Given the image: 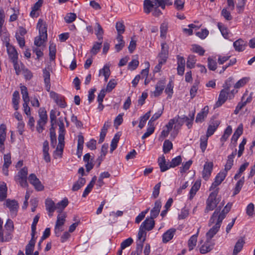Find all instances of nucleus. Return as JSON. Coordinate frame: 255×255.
Returning <instances> with one entry per match:
<instances>
[{"label":"nucleus","instance_id":"18","mask_svg":"<svg viewBox=\"0 0 255 255\" xmlns=\"http://www.w3.org/2000/svg\"><path fill=\"white\" fill-rule=\"evenodd\" d=\"M165 80H160L156 84L155 91L153 92L154 97L160 96L164 90L165 86Z\"/></svg>","mask_w":255,"mask_h":255},{"label":"nucleus","instance_id":"42","mask_svg":"<svg viewBox=\"0 0 255 255\" xmlns=\"http://www.w3.org/2000/svg\"><path fill=\"white\" fill-rule=\"evenodd\" d=\"M218 27L220 30L222 35L225 38H228L229 37V30L222 23H218Z\"/></svg>","mask_w":255,"mask_h":255},{"label":"nucleus","instance_id":"53","mask_svg":"<svg viewBox=\"0 0 255 255\" xmlns=\"http://www.w3.org/2000/svg\"><path fill=\"white\" fill-rule=\"evenodd\" d=\"M173 147L172 142L168 139L164 141L163 145V150L165 153H168Z\"/></svg>","mask_w":255,"mask_h":255},{"label":"nucleus","instance_id":"6","mask_svg":"<svg viewBox=\"0 0 255 255\" xmlns=\"http://www.w3.org/2000/svg\"><path fill=\"white\" fill-rule=\"evenodd\" d=\"M176 119V125L174 127V131L171 133V136H173L174 138L178 134V130L180 128L183 124L186 122V121L188 120V117L183 116V117H180L179 116H177L174 118Z\"/></svg>","mask_w":255,"mask_h":255},{"label":"nucleus","instance_id":"7","mask_svg":"<svg viewBox=\"0 0 255 255\" xmlns=\"http://www.w3.org/2000/svg\"><path fill=\"white\" fill-rule=\"evenodd\" d=\"M28 179L30 183L37 191H42L44 189V186L42 185L39 179L36 177L35 174H30Z\"/></svg>","mask_w":255,"mask_h":255},{"label":"nucleus","instance_id":"61","mask_svg":"<svg viewBox=\"0 0 255 255\" xmlns=\"http://www.w3.org/2000/svg\"><path fill=\"white\" fill-rule=\"evenodd\" d=\"M117 84V83L115 79L110 80V81L107 84V88L105 91L107 92H111L113 90V89L115 88Z\"/></svg>","mask_w":255,"mask_h":255},{"label":"nucleus","instance_id":"64","mask_svg":"<svg viewBox=\"0 0 255 255\" xmlns=\"http://www.w3.org/2000/svg\"><path fill=\"white\" fill-rule=\"evenodd\" d=\"M76 17L75 13H69L65 16L64 19L67 23H70L74 21L76 19Z\"/></svg>","mask_w":255,"mask_h":255},{"label":"nucleus","instance_id":"23","mask_svg":"<svg viewBox=\"0 0 255 255\" xmlns=\"http://www.w3.org/2000/svg\"><path fill=\"white\" fill-rule=\"evenodd\" d=\"M154 6H156V2L154 0H144L143 2V9L144 12L147 14L149 13Z\"/></svg>","mask_w":255,"mask_h":255},{"label":"nucleus","instance_id":"3","mask_svg":"<svg viewBox=\"0 0 255 255\" xmlns=\"http://www.w3.org/2000/svg\"><path fill=\"white\" fill-rule=\"evenodd\" d=\"M59 126V144L55 152H60V154H62L64 146V136L65 134V129L64 124L62 121H60L58 124Z\"/></svg>","mask_w":255,"mask_h":255},{"label":"nucleus","instance_id":"4","mask_svg":"<svg viewBox=\"0 0 255 255\" xmlns=\"http://www.w3.org/2000/svg\"><path fill=\"white\" fill-rule=\"evenodd\" d=\"M39 120L37 122V130L39 133L42 132L43 130V127L47 123V115L46 111L42 108H40L39 110Z\"/></svg>","mask_w":255,"mask_h":255},{"label":"nucleus","instance_id":"11","mask_svg":"<svg viewBox=\"0 0 255 255\" xmlns=\"http://www.w3.org/2000/svg\"><path fill=\"white\" fill-rule=\"evenodd\" d=\"M213 163L212 162H206L204 165L202 171V177L207 180L211 176L213 170Z\"/></svg>","mask_w":255,"mask_h":255},{"label":"nucleus","instance_id":"37","mask_svg":"<svg viewBox=\"0 0 255 255\" xmlns=\"http://www.w3.org/2000/svg\"><path fill=\"white\" fill-rule=\"evenodd\" d=\"M168 55V46L166 43L161 44V50L158 55L159 57L167 58Z\"/></svg>","mask_w":255,"mask_h":255},{"label":"nucleus","instance_id":"50","mask_svg":"<svg viewBox=\"0 0 255 255\" xmlns=\"http://www.w3.org/2000/svg\"><path fill=\"white\" fill-rule=\"evenodd\" d=\"M160 37L161 38H165L166 37V33L168 30V23L167 22H163L160 25Z\"/></svg>","mask_w":255,"mask_h":255},{"label":"nucleus","instance_id":"59","mask_svg":"<svg viewBox=\"0 0 255 255\" xmlns=\"http://www.w3.org/2000/svg\"><path fill=\"white\" fill-rule=\"evenodd\" d=\"M217 62L215 60L212 59L211 58H208V67L212 71H215L217 69Z\"/></svg>","mask_w":255,"mask_h":255},{"label":"nucleus","instance_id":"28","mask_svg":"<svg viewBox=\"0 0 255 255\" xmlns=\"http://www.w3.org/2000/svg\"><path fill=\"white\" fill-rule=\"evenodd\" d=\"M213 246L214 245L211 243V240L207 239L205 244L200 248V252L202 254L209 252L213 249Z\"/></svg>","mask_w":255,"mask_h":255},{"label":"nucleus","instance_id":"16","mask_svg":"<svg viewBox=\"0 0 255 255\" xmlns=\"http://www.w3.org/2000/svg\"><path fill=\"white\" fill-rule=\"evenodd\" d=\"M155 225V222L153 219L150 217L146 218L141 224L140 227L144 229L145 230L149 231L152 230Z\"/></svg>","mask_w":255,"mask_h":255},{"label":"nucleus","instance_id":"12","mask_svg":"<svg viewBox=\"0 0 255 255\" xmlns=\"http://www.w3.org/2000/svg\"><path fill=\"white\" fill-rule=\"evenodd\" d=\"M220 124V122L218 120H212L210 121V124L207 129L206 135L207 137H209L211 136L216 130L217 129L219 125Z\"/></svg>","mask_w":255,"mask_h":255},{"label":"nucleus","instance_id":"9","mask_svg":"<svg viewBox=\"0 0 255 255\" xmlns=\"http://www.w3.org/2000/svg\"><path fill=\"white\" fill-rule=\"evenodd\" d=\"M37 27L39 29V36L43 37V40H45L47 38V27L46 23L41 19H39Z\"/></svg>","mask_w":255,"mask_h":255},{"label":"nucleus","instance_id":"26","mask_svg":"<svg viewBox=\"0 0 255 255\" xmlns=\"http://www.w3.org/2000/svg\"><path fill=\"white\" fill-rule=\"evenodd\" d=\"M5 205L9 208L10 212H16L18 208V203L15 200L7 199Z\"/></svg>","mask_w":255,"mask_h":255},{"label":"nucleus","instance_id":"19","mask_svg":"<svg viewBox=\"0 0 255 255\" xmlns=\"http://www.w3.org/2000/svg\"><path fill=\"white\" fill-rule=\"evenodd\" d=\"M161 207V203L159 200H156L154 203V207L150 211V217L152 219L156 218L159 215Z\"/></svg>","mask_w":255,"mask_h":255},{"label":"nucleus","instance_id":"8","mask_svg":"<svg viewBox=\"0 0 255 255\" xmlns=\"http://www.w3.org/2000/svg\"><path fill=\"white\" fill-rule=\"evenodd\" d=\"M50 96L53 99L55 102L61 108H65L67 106L66 103L65 102L64 97L60 96L54 91L50 92Z\"/></svg>","mask_w":255,"mask_h":255},{"label":"nucleus","instance_id":"60","mask_svg":"<svg viewBox=\"0 0 255 255\" xmlns=\"http://www.w3.org/2000/svg\"><path fill=\"white\" fill-rule=\"evenodd\" d=\"M116 28L117 30L118 33L123 34L125 31V26L123 21L117 22L116 24Z\"/></svg>","mask_w":255,"mask_h":255},{"label":"nucleus","instance_id":"20","mask_svg":"<svg viewBox=\"0 0 255 255\" xmlns=\"http://www.w3.org/2000/svg\"><path fill=\"white\" fill-rule=\"evenodd\" d=\"M237 154V149H235L231 154L228 156V159L225 165V169L223 171H226L227 173L228 171L231 169L232 166L233 165L234 158L235 155Z\"/></svg>","mask_w":255,"mask_h":255},{"label":"nucleus","instance_id":"34","mask_svg":"<svg viewBox=\"0 0 255 255\" xmlns=\"http://www.w3.org/2000/svg\"><path fill=\"white\" fill-rule=\"evenodd\" d=\"M86 183V179L84 178L80 177L78 180L74 184L72 187V190L73 191H78Z\"/></svg>","mask_w":255,"mask_h":255},{"label":"nucleus","instance_id":"58","mask_svg":"<svg viewBox=\"0 0 255 255\" xmlns=\"http://www.w3.org/2000/svg\"><path fill=\"white\" fill-rule=\"evenodd\" d=\"M49 50L50 59L51 60H53L55 58L56 51L55 45L53 43L50 44L49 47Z\"/></svg>","mask_w":255,"mask_h":255},{"label":"nucleus","instance_id":"29","mask_svg":"<svg viewBox=\"0 0 255 255\" xmlns=\"http://www.w3.org/2000/svg\"><path fill=\"white\" fill-rule=\"evenodd\" d=\"M158 162L161 172H164L171 168L170 164L166 163V160L164 156L158 158Z\"/></svg>","mask_w":255,"mask_h":255},{"label":"nucleus","instance_id":"25","mask_svg":"<svg viewBox=\"0 0 255 255\" xmlns=\"http://www.w3.org/2000/svg\"><path fill=\"white\" fill-rule=\"evenodd\" d=\"M175 232L176 230L174 228L167 230L162 235V242L164 243H166L170 241L173 238Z\"/></svg>","mask_w":255,"mask_h":255},{"label":"nucleus","instance_id":"2","mask_svg":"<svg viewBox=\"0 0 255 255\" xmlns=\"http://www.w3.org/2000/svg\"><path fill=\"white\" fill-rule=\"evenodd\" d=\"M219 191V189L218 188L210 194L206 201V207L205 209V213H208L209 211L213 210L219 204L220 199L219 198L217 197Z\"/></svg>","mask_w":255,"mask_h":255},{"label":"nucleus","instance_id":"21","mask_svg":"<svg viewBox=\"0 0 255 255\" xmlns=\"http://www.w3.org/2000/svg\"><path fill=\"white\" fill-rule=\"evenodd\" d=\"M43 76L44 78L45 88L48 92H50V73L49 70H47L46 68L43 70Z\"/></svg>","mask_w":255,"mask_h":255},{"label":"nucleus","instance_id":"32","mask_svg":"<svg viewBox=\"0 0 255 255\" xmlns=\"http://www.w3.org/2000/svg\"><path fill=\"white\" fill-rule=\"evenodd\" d=\"M7 187L5 183L0 184V201H3L7 196Z\"/></svg>","mask_w":255,"mask_h":255},{"label":"nucleus","instance_id":"45","mask_svg":"<svg viewBox=\"0 0 255 255\" xmlns=\"http://www.w3.org/2000/svg\"><path fill=\"white\" fill-rule=\"evenodd\" d=\"M150 116V111L147 112L144 115L140 117V120L138 125V127L141 129L142 128L147 121Z\"/></svg>","mask_w":255,"mask_h":255},{"label":"nucleus","instance_id":"51","mask_svg":"<svg viewBox=\"0 0 255 255\" xmlns=\"http://www.w3.org/2000/svg\"><path fill=\"white\" fill-rule=\"evenodd\" d=\"M192 51L193 52L198 53L199 55L203 56L204 54L205 50L200 45L194 44L192 46Z\"/></svg>","mask_w":255,"mask_h":255},{"label":"nucleus","instance_id":"49","mask_svg":"<svg viewBox=\"0 0 255 255\" xmlns=\"http://www.w3.org/2000/svg\"><path fill=\"white\" fill-rule=\"evenodd\" d=\"M182 162V158L180 155L173 158L169 164L171 168H174L180 165Z\"/></svg>","mask_w":255,"mask_h":255},{"label":"nucleus","instance_id":"52","mask_svg":"<svg viewBox=\"0 0 255 255\" xmlns=\"http://www.w3.org/2000/svg\"><path fill=\"white\" fill-rule=\"evenodd\" d=\"M102 43V40L96 42L94 44L91 50V52L93 55H96L99 52L101 49Z\"/></svg>","mask_w":255,"mask_h":255},{"label":"nucleus","instance_id":"57","mask_svg":"<svg viewBox=\"0 0 255 255\" xmlns=\"http://www.w3.org/2000/svg\"><path fill=\"white\" fill-rule=\"evenodd\" d=\"M40 214H37L33 219V221L31 225V234L32 235H35L36 234V225L38 222Z\"/></svg>","mask_w":255,"mask_h":255},{"label":"nucleus","instance_id":"22","mask_svg":"<svg viewBox=\"0 0 255 255\" xmlns=\"http://www.w3.org/2000/svg\"><path fill=\"white\" fill-rule=\"evenodd\" d=\"M46 209L49 213V216H52V213L57 209L56 205L54 202L50 199H47L45 200Z\"/></svg>","mask_w":255,"mask_h":255},{"label":"nucleus","instance_id":"62","mask_svg":"<svg viewBox=\"0 0 255 255\" xmlns=\"http://www.w3.org/2000/svg\"><path fill=\"white\" fill-rule=\"evenodd\" d=\"M149 127L147 128L146 131L142 136V139H144L150 136L154 131V125H149Z\"/></svg>","mask_w":255,"mask_h":255},{"label":"nucleus","instance_id":"48","mask_svg":"<svg viewBox=\"0 0 255 255\" xmlns=\"http://www.w3.org/2000/svg\"><path fill=\"white\" fill-rule=\"evenodd\" d=\"M65 218L66 215L65 214L62 215H58L57 217V220L55 226L62 228V227L65 222Z\"/></svg>","mask_w":255,"mask_h":255},{"label":"nucleus","instance_id":"27","mask_svg":"<svg viewBox=\"0 0 255 255\" xmlns=\"http://www.w3.org/2000/svg\"><path fill=\"white\" fill-rule=\"evenodd\" d=\"M49 143L47 140H45L43 143V158L46 162L50 161V156L48 153L49 151Z\"/></svg>","mask_w":255,"mask_h":255},{"label":"nucleus","instance_id":"40","mask_svg":"<svg viewBox=\"0 0 255 255\" xmlns=\"http://www.w3.org/2000/svg\"><path fill=\"white\" fill-rule=\"evenodd\" d=\"M120 135L119 133H116L113 139L112 140L111 143L110 152L112 153L114 150L116 149L117 147L118 143L120 139Z\"/></svg>","mask_w":255,"mask_h":255},{"label":"nucleus","instance_id":"14","mask_svg":"<svg viewBox=\"0 0 255 255\" xmlns=\"http://www.w3.org/2000/svg\"><path fill=\"white\" fill-rule=\"evenodd\" d=\"M31 240L29 241L28 244L25 247L26 255H31L34 251L36 238H35V235L31 234Z\"/></svg>","mask_w":255,"mask_h":255},{"label":"nucleus","instance_id":"56","mask_svg":"<svg viewBox=\"0 0 255 255\" xmlns=\"http://www.w3.org/2000/svg\"><path fill=\"white\" fill-rule=\"evenodd\" d=\"M146 230H145L144 229L140 226L137 236L138 240L140 241H142V243H144V241H145V238L146 235Z\"/></svg>","mask_w":255,"mask_h":255},{"label":"nucleus","instance_id":"31","mask_svg":"<svg viewBox=\"0 0 255 255\" xmlns=\"http://www.w3.org/2000/svg\"><path fill=\"white\" fill-rule=\"evenodd\" d=\"M199 232V229H198L197 234L191 236L189 240H188V246L189 248V250L190 251L192 250L196 245L197 237Z\"/></svg>","mask_w":255,"mask_h":255},{"label":"nucleus","instance_id":"63","mask_svg":"<svg viewBox=\"0 0 255 255\" xmlns=\"http://www.w3.org/2000/svg\"><path fill=\"white\" fill-rule=\"evenodd\" d=\"M192 163V161L191 160H189L187 162L185 163H182V166L180 168V171L181 173L185 172L187 170H188Z\"/></svg>","mask_w":255,"mask_h":255},{"label":"nucleus","instance_id":"10","mask_svg":"<svg viewBox=\"0 0 255 255\" xmlns=\"http://www.w3.org/2000/svg\"><path fill=\"white\" fill-rule=\"evenodd\" d=\"M227 173L226 171L220 172L216 176L215 181L212 184L210 188V190H213L218 185H219L222 181L225 179Z\"/></svg>","mask_w":255,"mask_h":255},{"label":"nucleus","instance_id":"39","mask_svg":"<svg viewBox=\"0 0 255 255\" xmlns=\"http://www.w3.org/2000/svg\"><path fill=\"white\" fill-rule=\"evenodd\" d=\"M12 63L16 74L19 75L23 70V69L24 68V65L21 62L19 63L18 60L16 61L12 62Z\"/></svg>","mask_w":255,"mask_h":255},{"label":"nucleus","instance_id":"54","mask_svg":"<svg viewBox=\"0 0 255 255\" xmlns=\"http://www.w3.org/2000/svg\"><path fill=\"white\" fill-rule=\"evenodd\" d=\"M21 92L22 94V99L24 102H29V98L28 96V93L27 92V88L24 86L21 87Z\"/></svg>","mask_w":255,"mask_h":255},{"label":"nucleus","instance_id":"43","mask_svg":"<svg viewBox=\"0 0 255 255\" xmlns=\"http://www.w3.org/2000/svg\"><path fill=\"white\" fill-rule=\"evenodd\" d=\"M163 107L155 113L151 118L148 123V125H153V122L158 119L163 113Z\"/></svg>","mask_w":255,"mask_h":255},{"label":"nucleus","instance_id":"46","mask_svg":"<svg viewBox=\"0 0 255 255\" xmlns=\"http://www.w3.org/2000/svg\"><path fill=\"white\" fill-rule=\"evenodd\" d=\"M28 169L26 167L21 168L18 172L17 175L14 177V179L27 178Z\"/></svg>","mask_w":255,"mask_h":255},{"label":"nucleus","instance_id":"5","mask_svg":"<svg viewBox=\"0 0 255 255\" xmlns=\"http://www.w3.org/2000/svg\"><path fill=\"white\" fill-rule=\"evenodd\" d=\"M222 221L217 219L215 221V225L208 231L206 234V237L207 240H211L212 238L218 232Z\"/></svg>","mask_w":255,"mask_h":255},{"label":"nucleus","instance_id":"24","mask_svg":"<svg viewBox=\"0 0 255 255\" xmlns=\"http://www.w3.org/2000/svg\"><path fill=\"white\" fill-rule=\"evenodd\" d=\"M247 45L246 42L244 41L242 39H239L233 43L235 50L239 52L244 51Z\"/></svg>","mask_w":255,"mask_h":255},{"label":"nucleus","instance_id":"15","mask_svg":"<svg viewBox=\"0 0 255 255\" xmlns=\"http://www.w3.org/2000/svg\"><path fill=\"white\" fill-rule=\"evenodd\" d=\"M208 113L209 107L208 106H206L202 109L201 111L197 115L195 122L202 123L207 117Z\"/></svg>","mask_w":255,"mask_h":255},{"label":"nucleus","instance_id":"1","mask_svg":"<svg viewBox=\"0 0 255 255\" xmlns=\"http://www.w3.org/2000/svg\"><path fill=\"white\" fill-rule=\"evenodd\" d=\"M232 206V203H228L221 212L222 206H219L213 213L212 216L210 217L208 226L211 227L214 224L216 219H218L223 222V220L225 218L226 215L230 212Z\"/></svg>","mask_w":255,"mask_h":255},{"label":"nucleus","instance_id":"41","mask_svg":"<svg viewBox=\"0 0 255 255\" xmlns=\"http://www.w3.org/2000/svg\"><path fill=\"white\" fill-rule=\"evenodd\" d=\"M68 200L67 198H64L63 200L58 202L56 204L57 212L60 213H61L62 210L68 205Z\"/></svg>","mask_w":255,"mask_h":255},{"label":"nucleus","instance_id":"47","mask_svg":"<svg viewBox=\"0 0 255 255\" xmlns=\"http://www.w3.org/2000/svg\"><path fill=\"white\" fill-rule=\"evenodd\" d=\"M196 59L194 55H190L188 56L187 61V67L192 69L194 67Z\"/></svg>","mask_w":255,"mask_h":255},{"label":"nucleus","instance_id":"36","mask_svg":"<svg viewBox=\"0 0 255 255\" xmlns=\"http://www.w3.org/2000/svg\"><path fill=\"white\" fill-rule=\"evenodd\" d=\"M245 182V177H242L237 183L234 190L233 196H234L238 194L241 191Z\"/></svg>","mask_w":255,"mask_h":255},{"label":"nucleus","instance_id":"44","mask_svg":"<svg viewBox=\"0 0 255 255\" xmlns=\"http://www.w3.org/2000/svg\"><path fill=\"white\" fill-rule=\"evenodd\" d=\"M243 126L240 125L238 127V128H237L236 131H235L234 134L232 136V140L234 141L235 142H237L238 140L239 137L242 135L243 133Z\"/></svg>","mask_w":255,"mask_h":255},{"label":"nucleus","instance_id":"17","mask_svg":"<svg viewBox=\"0 0 255 255\" xmlns=\"http://www.w3.org/2000/svg\"><path fill=\"white\" fill-rule=\"evenodd\" d=\"M7 52L8 57L12 62L16 61L17 60H18V53L13 46L11 45H7Z\"/></svg>","mask_w":255,"mask_h":255},{"label":"nucleus","instance_id":"30","mask_svg":"<svg viewBox=\"0 0 255 255\" xmlns=\"http://www.w3.org/2000/svg\"><path fill=\"white\" fill-rule=\"evenodd\" d=\"M245 243L243 238L239 239L236 243L233 252V255H237L242 250L243 246Z\"/></svg>","mask_w":255,"mask_h":255},{"label":"nucleus","instance_id":"35","mask_svg":"<svg viewBox=\"0 0 255 255\" xmlns=\"http://www.w3.org/2000/svg\"><path fill=\"white\" fill-rule=\"evenodd\" d=\"M19 100V94L17 91H15L13 92L12 95V102L13 106V108L15 110L18 109V104Z\"/></svg>","mask_w":255,"mask_h":255},{"label":"nucleus","instance_id":"33","mask_svg":"<svg viewBox=\"0 0 255 255\" xmlns=\"http://www.w3.org/2000/svg\"><path fill=\"white\" fill-rule=\"evenodd\" d=\"M95 34L96 35L97 38L99 41L103 40V35L104 34V30L101 25L99 23L97 22L96 23V27L95 28Z\"/></svg>","mask_w":255,"mask_h":255},{"label":"nucleus","instance_id":"13","mask_svg":"<svg viewBox=\"0 0 255 255\" xmlns=\"http://www.w3.org/2000/svg\"><path fill=\"white\" fill-rule=\"evenodd\" d=\"M228 94L229 91H227L226 89H223L220 91L218 100L216 103L217 107H219L225 103L228 99Z\"/></svg>","mask_w":255,"mask_h":255},{"label":"nucleus","instance_id":"38","mask_svg":"<svg viewBox=\"0 0 255 255\" xmlns=\"http://www.w3.org/2000/svg\"><path fill=\"white\" fill-rule=\"evenodd\" d=\"M201 186V183L199 181H196L193 186L191 187L190 191V199H191L196 194V192L199 189Z\"/></svg>","mask_w":255,"mask_h":255},{"label":"nucleus","instance_id":"55","mask_svg":"<svg viewBox=\"0 0 255 255\" xmlns=\"http://www.w3.org/2000/svg\"><path fill=\"white\" fill-rule=\"evenodd\" d=\"M50 140L51 145L54 147L57 143V139L54 128L51 127L50 129Z\"/></svg>","mask_w":255,"mask_h":255}]
</instances>
